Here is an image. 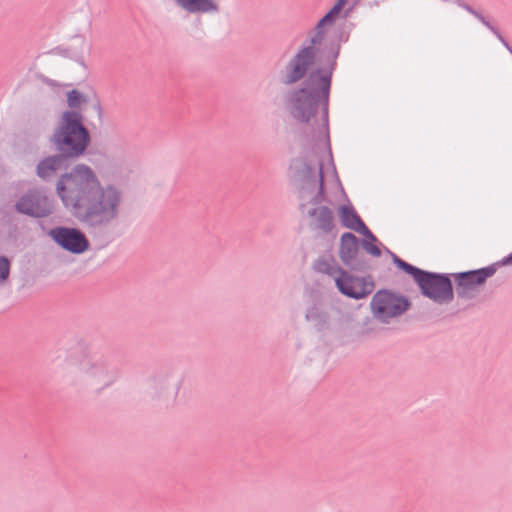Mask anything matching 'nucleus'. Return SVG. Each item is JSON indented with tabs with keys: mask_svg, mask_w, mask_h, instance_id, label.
Listing matches in <instances>:
<instances>
[{
	"mask_svg": "<svg viewBox=\"0 0 512 512\" xmlns=\"http://www.w3.org/2000/svg\"><path fill=\"white\" fill-rule=\"evenodd\" d=\"M344 265L353 271L361 273L367 272L371 268L370 260L361 250L354 254L351 259H348Z\"/></svg>",
	"mask_w": 512,
	"mask_h": 512,
	"instance_id": "6ab92c4d",
	"label": "nucleus"
},
{
	"mask_svg": "<svg viewBox=\"0 0 512 512\" xmlns=\"http://www.w3.org/2000/svg\"><path fill=\"white\" fill-rule=\"evenodd\" d=\"M307 145L316 160L313 161L306 157V160L302 164L303 168L297 172L299 198L301 200L309 199V202L315 206L307 209L311 229L327 235L332 233L335 229L334 214L329 207L318 205L324 200V175L321 155L324 154L327 149L328 153L331 155L330 145L328 143L323 149H317L315 143H308Z\"/></svg>",
	"mask_w": 512,
	"mask_h": 512,
	"instance_id": "7ed1b4c3",
	"label": "nucleus"
},
{
	"mask_svg": "<svg viewBox=\"0 0 512 512\" xmlns=\"http://www.w3.org/2000/svg\"><path fill=\"white\" fill-rule=\"evenodd\" d=\"M346 3H347V0H337V2L335 3V5L333 7H335L337 10H339L341 12L344 9Z\"/></svg>",
	"mask_w": 512,
	"mask_h": 512,
	"instance_id": "a878e982",
	"label": "nucleus"
},
{
	"mask_svg": "<svg viewBox=\"0 0 512 512\" xmlns=\"http://www.w3.org/2000/svg\"><path fill=\"white\" fill-rule=\"evenodd\" d=\"M305 318L308 322H311L318 331H325L329 328L328 313L317 305L307 310Z\"/></svg>",
	"mask_w": 512,
	"mask_h": 512,
	"instance_id": "f3484780",
	"label": "nucleus"
},
{
	"mask_svg": "<svg viewBox=\"0 0 512 512\" xmlns=\"http://www.w3.org/2000/svg\"><path fill=\"white\" fill-rule=\"evenodd\" d=\"M313 268L316 272L326 274L335 279L345 271L333 258L321 257L314 262Z\"/></svg>",
	"mask_w": 512,
	"mask_h": 512,
	"instance_id": "a211bd4d",
	"label": "nucleus"
},
{
	"mask_svg": "<svg viewBox=\"0 0 512 512\" xmlns=\"http://www.w3.org/2000/svg\"><path fill=\"white\" fill-rule=\"evenodd\" d=\"M411 305L408 297L389 289L378 290L370 301L372 315L385 324H388L392 318L404 314Z\"/></svg>",
	"mask_w": 512,
	"mask_h": 512,
	"instance_id": "6e6552de",
	"label": "nucleus"
},
{
	"mask_svg": "<svg viewBox=\"0 0 512 512\" xmlns=\"http://www.w3.org/2000/svg\"><path fill=\"white\" fill-rule=\"evenodd\" d=\"M421 294L437 304H448L454 299L453 284L448 274L416 268L411 275Z\"/></svg>",
	"mask_w": 512,
	"mask_h": 512,
	"instance_id": "423d86ee",
	"label": "nucleus"
},
{
	"mask_svg": "<svg viewBox=\"0 0 512 512\" xmlns=\"http://www.w3.org/2000/svg\"><path fill=\"white\" fill-rule=\"evenodd\" d=\"M352 10H353V7H349V8H347V9L344 11V15H343V16H344V18H347V17L350 15V13L352 12Z\"/></svg>",
	"mask_w": 512,
	"mask_h": 512,
	"instance_id": "bb28decb",
	"label": "nucleus"
},
{
	"mask_svg": "<svg viewBox=\"0 0 512 512\" xmlns=\"http://www.w3.org/2000/svg\"><path fill=\"white\" fill-rule=\"evenodd\" d=\"M11 262L6 256H0V287L9 279Z\"/></svg>",
	"mask_w": 512,
	"mask_h": 512,
	"instance_id": "4be33fe9",
	"label": "nucleus"
},
{
	"mask_svg": "<svg viewBox=\"0 0 512 512\" xmlns=\"http://www.w3.org/2000/svg\"><path fill=\"white\" fill-rule=\"evenodd\" d=\"M339 51L340 45L332 43L326 53L327 65L308 73L315 58L310 47H301L280 75V82L286 86L303 80L300 87L285 94V106L296 121L311 123L306 142L315 143L317 149H323L329 143V97Z\"/></svg>",
	"mask_w": 512,
	"mask_h": 512,
	"instance_id": "f03ea898",
	"label": "nucleus"
},
{
	"mask_svg": "<svg viewBox=\"0 0 512 512\" xmlns=\"http://www.w3.org/2000/svg\"><path fill=\"white\" fill-rule=\"evenodd\" d=\"M370 238H364L360 240V244L362 249L367 253L370 254L373 257H380L382 252L380 248L375 244L378 242L377 237L373 234V237Z\"/></svg>",
	"mask_w": 512,
	"mask_h": 512,
	"instance_id": "aec40b11",
	"label": "nucleus"
},
{
	"mask_svg": "<svg viewBox=\"0 0 512 512\" xmlns=\"http://www.w3.org/2000/svg\"><path fill=\"white\" fill-rule=\"evenodd\" d=\"M90 141V132L79 111H64L49 138L57 152L71 159L84 155Z\"/></svg>",
	"mask_w": 512,
	"mask_h": 512,
	"instance_id": "39448f33",
	"label": "nucleus"
},
{
	"mask_svg": "<svg viewBox=\"0 0 512 512\" xmlns=\"http://www.w3.org/2000/svg\"><path fill=\"white\" fill-rule=\"evenodd\" d=\"M175 3L190 14H215L220 10L215 0H175Z\"/></svg>",
	"mask_w": 512,
	"mask_h": 512,
	"instance_id": "4468645a",
	"label": "nucleus"
},
{
	"mask_svg": "<svg viewBox=\"0 0 512 512\" xmlns=\"http://www.w3.org/2000/svg\"><path fill=\"white\" fill-rule=\"evenodd\" d=\"M328 25L324 20L323 18H321L317 25L315 26L314 28V32H316V34H325V26Z\"/></svg>",
	"mask_w": 512,
	"mask_h": 512,
	"instance_id": "393cba45",
	"label": "nucleus"
},
{
	"mask_svg": "<svg viewBox=\"0 0 512 512\" xmlns=\"http://www.w3.org/2000/svg\"><path fill=\"white\" fill-rule=\"evenodd\" d=\"M341 12L335 7H332L322 18L328 24L332 25L338 18Z\"/></svg>",
	"mask_w": 512,
	"mask_h": 512,
	"instance_id": "b1692460",
	"label": "nucleus"
},
{
	"mask_svg": "<svg viewBox=\"0 0 512 512\" xmlns=\"http://www.w3.org/2000/svg\"><path fill=\"white\" fill-rule=\"evenodd\" d=\"M14 208L19 214L32 218L48 217L54 210L53 202L39 188L28 189L15 202Z\"/></svg>",
	"mask_w": 512,
	"mask_h": 512,
	"instance_id": "1a4fd4ad",
	"label": "nucleus"
},
{
	"mask_svg": "<svg viewBox=\"0 0 512 512\" xmlns=\"http://www.w3.org/2000/svg\"><path fill=\"white\" fill-rule=\"evenodd\" d=\"M305 208H307V203L302 202V203L300 204V209H301L302 211H304V209H305Z\"/></svg>",
	"mask_w": 512,
	"mask_h": 512,
	"instance_id": "cd10ccee",
	"label": "nucleus"
},
{
	"mask_svg": "<svg viewBox=\"0 0 512 512\" xmlns=\"http://www.w3.org/2000/svg\"><path fill=\"white\" fill-rule=\"evenodd\" d=\"M93 102V107L97 111L98 115H102V108L100 104V100L97 97L95 92H92L91 95L84 94L76 89H72L67 92V104L70 108L69 111H78L82 104H86L89 102Z\"/></svg>",
	"mask_w": 512,
	"mask_h": 512,
	"instance_id": "2eb2a0df",
	"label": "nucleus"
},
{
	"mask_svg": "<svg viewBox=\"0 0 512 512\" xmlns=\"http://www.w3.org/2000/svg\"><path fill=\"white\" fill-rule=\"evenodd\" d=\"M48 234L59 247L72 254H82L90 245L84 232L78 228L58 226Z\"/></svg>",
	"mask_w": 512,
	"mask_h": 512,
	"instance_id": "9d476101",
	"label": "nucleus"
},
{
	"mask_svg": "<svg viewBox=\"0 0 512 512\" xmlns=\"http://www.w3.org/2000/svg\"><path fill=\"white\" fill-rule=\"evenodd\" d=\"M360 239L352 232H345L340 237L339 257L344 264L360 250Z\"/></svg>",
	"mask_w": 512,
	"mask_h": 512,
	"instance_id": "dca6fc26",
	"label": "nucleus"
},
{
	"mask_svg": "<svg viewBox=\"0 0 512 512\" xmlns=\"http://www.w3.org/2000/svg\"><path fill=\"white\" fill-rule=\"evenodd\" d=\"M324 36L325 34H316V32H314V35L310 38L309 45L305 46L312 49L314 58H316V47L322 44Z\"/></svg>",
	"mask_w": 512,
	"mask_h": 512,
	"instance_id": "5701e85b",
	"label": "nucleus"
},
{
	"mask_svg": "<svg viewBox=\"0 0 512 512\" xmlns=\"http://www.w3.org/2000/svg\"><path fill=\"white\" fill-rule=\"evenodd\" d=\"M335 284L340 293L356 300L365 298L374 289V282L370 277H356L346 270L341 276L335 277Z\"/></svg>",
	"mask_w": 512,
	"mask_h": 512,
	"instance_id": "9b49d317",
	"label": "nucleus"
},
{
	"mask_svg": "<svg viewBox=\"0 0 512 512\" xmlns=\"http://www.w3.org/2000/svg\"><path fill=\"white\" fill-rule=\"evenodd\" d=\"M511 264L512 252L502 260L489 266L452 274L456 283L455 291L458 298L465 300L474 298L478 287L483 285L488 278L492 277L496 273L499 266Z\"/></svg>",
	"mask_w": 512,
	"mask_h": 512,
	"instance_id": "0eeeda50",
	"label": "nucleus"
},
{
	"mask_svg": "<svg viewBox=\"0 0 512 512\" xmlns=\"http://www.w3.org/2000/svg\"><path fill=\"white\" fill-rule=\"evenodd\" d=\"M67 361L71 383L97 392L111 386L118 378L117 368L109 362L108 356L97 350L75 349L67 354L60 349L52 360L55 365Z\"/></svg>",
	"mask_w": 512,
	"mask_h": 512,
	"instance_id": "20e7f679",
	"label": "nucleus"
},
{
	"mask_svg": "<svg viewBox=\"0 0 512 512\" xmlns=\"http://www.w3.org/2000/svg\"><path fill=\"white\" fill-rule=\"evenodd\" d=\"M69 160L61 152L49 155L38 162L35 173L44 182L57 178L55 190L64 207L89 233H100L118 221L123 193L113 184L102 185L86 164H76L59 175Z\"/></svg>",
	"mask_w": 512,
	"mask_h": 512,
	"instance_id": "f257e3e1",
	"label": "nucleus"
},
{
	"mask_svg": "<svg viewBox=\"0 0 512 512\" xmlns=\"http://www.w3.org/2000/svg\"><path fill=\"white\" fill-rule=\"evenodd\" d=\"M389 254L392 256V261L395 264V266L402 271H404L408 275H412L414 271L416 270V266H413L412 264L404 261L403 259L399 258L396 254L392 253L389 249H386Z\"/></svg>",
	"mask_w": 512,
	"mask_h": 512,
	"instance_id": "412c9836",
	"label": "nucleus"
},
{
	"mask_svg": "<svg viewBox=\"0 0 512 512\" xmlns=\"http://www.w3.org/2000/svg\"><path fill=\"white\" fill-rule=\"evenodd\" d=\"M173 372L169 368H160L156 370L147 380L145 385V394L155 402H163L170 395V380Z\"/></svg>",
	"mask_w": 512,
	"mask_h": 512,
	"instance_id": "f8f14e48",
	"label": "nucleus"
},
{
	"mask_svg": "<svg viewBox=\"0 0 512 512\" xmlns=\"http://www.w3.org/2000/svg\"><path fill=\"white\" fill-rule=\"evenodd\" d=\"M339 218L341 224L350 230H353L366 238L373 237V233L363 222L356 210L350 205H341L339 207Z\"/></svg>",
	"mask_w": 512,
	"mask_h": 512,
	"instance_id": "ddd939ff",
	"label": "nucleus"
}]
</instances>
